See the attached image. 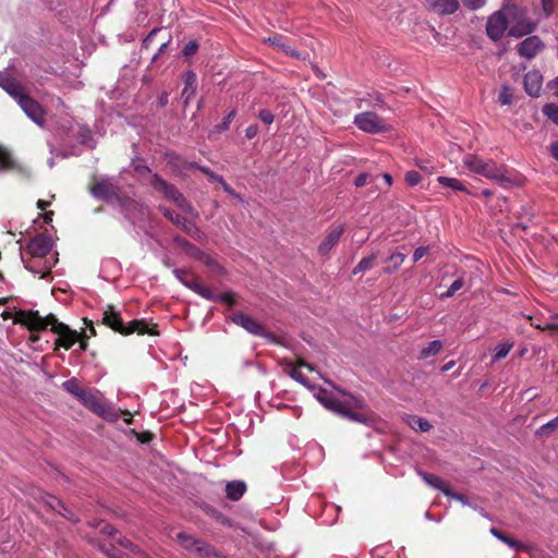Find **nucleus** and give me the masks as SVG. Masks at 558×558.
I'll list each match as a JSON object with an SVG mask.
<instances>
[{"label": "nucleus", "mask_w": 558, "mask_h": 558, "mask_svg": "<svg viewBox=\"0 0 558 558\" xmlns=\"http://www.w3.org/2000/svg\"><path fill=\"white\" fill-rule=\"evenodd\" d=\"M52 248V240L49 235L38 234L26 246V251L33 257H44Z\"/></svg>", "instance_id": "14"}, {"label": "nucleus", "mask_w": 558, "mask_h": 558, "mask_svg": "<svg viewBox=\"0 0 558 558\" xmlns=\"http://www.w3.org/2000/svg\"><path fill=\"white\" fill-rule=\"evenodd\" d=\"M34 498L40 499L48 508L60 513L62 517L69 520H74L71 511L54 496L37 489L36 494H34Z\"/></svg>", "instance_id": "16"}, {"label": "nucleus", "mask_w": 558, "mask_h": 558, "mask_svg": "<svg viewBox=\"0 0 558 558\" xmlns=\"http://www.w3.org/2000/svg\"><path fill=\"white\" fill-rule=\"evenodd\" d=\"M557 423H558V417L549 421L548 423L544 424L542 427H541V433H548L550 430H553L556 426H557Z\"/></svg>", "instance_id": "56"}, {"label": "nucleus", "mask_w": 558, "mask_h": 558, "mask_svg": "<svg viewBox=\"0 0 558 558\" xmlns=\"http://www.w3.org/2000/svg\"><path fill=\"white\" fill-rule=\"evenodd\" d=\"M80 401L85 407L90 409L94 413H96L105 418H108L111 414L110 405L89 389H87L84 392V395L81 397Z\"/></svg>", "instance_id": "12"}, {"label": "nucleus", "mask_w": 558, "mask_h": 558, "mask_svg": "<svg viewBox=\"0 0 558 558\" xmlns=\"http://www.w3.org/2000/svg\"><path fill=\"white\" fill-rule=\"evenodd\" d=\"M463 165L471 172L483 175L497 183L504 184L509 182L505 168L502 166H498L490 159L485 160L476 155H466L463 158Z\"/></svg>", "instance_id": "3"}, {"label": "nucleus", "mask_w": 558, "mask_h": 558, "mask_svg": "<svg viewBox=\"0 0 558 558\" xmlns=\"http://www.w3.org/2000/svg\"><path fill=\"white\" fill-rule=\"evenodd\" d=\"M173 275L183 284H184V282H192L193 281V280H187L186 279L187 272L185 270H183V269H173Z\"/></svg>", "instance_id": "54"}, {"label": "nucleus", "mask_w": 558, "mask_h": 558, "mask_svg": "<svg viewBox=\"0 0 558 558\" xmlns=\"http://www.w3.org/2000/svg\"><path fill=\"white\" fill-rule=\"evenodd\" d=\"M125 218L132 223H136L145 219L148 214L147 208L135 199H118Z\"/></svg>", "instance_id": "11"}, {"label": "nucleus", "mask_w": 558, "mask_h": 558, "mask_svg": "<svg viewBox=\"0 0 558 558\" xmlns=\"http://www.w3.org/2000/svg\"><path fill=\"white\" fill-rule=\"evenodd\" d=\"M17 102L31 120L40 126L44 125V110L37 101L24 95Z\"/></svg>", "instance_id": "15"}, {"label": "nucleus", "mask_w": 558, "mask_h": 558, "mask_svg": "<svg viewBox=\"0 0 558 558\" xmlns=\"http://www.w3.org/2000/svg\"><path fill=\"white\" fill-rule=\"evenodd\" d=\"M180 227L192 238L196 240H201L203 236V233L199 231V229L190 220L186 218L183 219Z\"/></svg>", "instance_id": "36"}, {"label": "nucleus", "mask_w": 558, "mask_h": 558, "mask_svg": "<svg viewBox=\"0 0 558 558\" xmlns=\"http://www.w3.org/2000/svg\"><path fill=\"white\" fill-rule=\"evenodd\" d=\"M101 532L109 536H113L116 534V530L107 523L101 526Z\"/></svg>", "instance_id": "59"}, {"label": "nucleus", "mask_w": 558, "mask_h": 558, "mask_svg": "<svg viewBox=\"0 0 558 558\" xmlns=\"http://www.w3.org/2000/svg\"><path fill=\"white\" fill-rule=\"evenodd\" d=\"M354 124L363 132L377 134L387 130L386 122L375 112L365 111L354 117Z\"/></svg>", "instance_id": "8"}, {"label": "nucleus", "mask_w": 558, "mask_h": 558, "mask_svg": "<svg viewBox=\"0 0 558 558\" xmlns=\"http://www.w3.org/2000/svg\"><path fill=\"white\" fill-rule=\"evenodd\" d=\"M550 88L554 95L558 96V77L550 83Z\"/></svg>", "instance_id": "62"}, {"label": "nucleus", "mask_w": 558, "mask_h": 558, "mask_svg": "<svg viewBox=\"0 0 558 558\" xmlns=\"http://www.w3.org/2000/svg\"><path fill=\"white\" fill-rule=\"evenodd\" d=\"M163 33L165 34L161 36V41L159 43L157 51L151 56V62H156L167 51L168 46L172 41L171 34L166 29Z\"/></svg>", "instance_id": "30"}, {"label": "nucleus", "mask_w": 558, "mask_h": 558, "mask_svg": "<svg viewBox=\"0 0 558 558\" xmlns=\"http://www.w3.org/2000/svg\"><path fill=\"white\" fill-rule=\"evenodd\" d=\"M415 165L427 174H432L436 170V167L433 165V162L427 159H417Z\"/></svg>", "instance_id": "43"}, {"label": "nucleus", "mask_w": 558, "mask_h": 558, "mask_svg": "<svg viewBox=\"0 0 558 558\" xmlns=\"http://www.w3.org/2000/svg\"><path fill=\"white\" fill-rule=\"evenodd\" d=\"M343 233V228L341 226L333 227L326 238L320 243L318 251L322 255H325L330 252V250L338 243L341 235Z\"/></svg>", "instance_id": "21"}, {"label": "nucleus", "mask_w": 558, "mask_h": 558, "mask_svg": "<svg viewBox=\"0 0 558 558\" xmlns=\"http://www.w3.org/2000/svg\"><path fill=\"white\" fill-rule=\"evenodd\" d=\"M463 5L470 10H476L485 4L486 0H461Z\"/></svg>", "instance_id": "48"}, {"label": "nucleus", "mask_w": 558, "mask_h": 558, "mask_svg": "<svg viewBox=\"0 0 558 558\" xmlns=\"http://www.w3.org/2000/svg\"><path fill=\"white\" fill-rule=\"evenodd\" d=\"M543 15L546 17L553 12V0H542Z\"/></svg>", "instance_id": "55"}, {"label": "nucleus", "mask_w": 558, "mask_h": 558, "mask_svg": "<svg viewBox=\"0 0 558 558\" xmlns=\"http://www.w3.org/2000/svg\"><path fill=\"white\" fill-rule=\"evenodd\" d=\"M0 86L17 101L24 96L20 83L7 71L0 72Z\"/></svg>", "instance_id": "19"}, {"label": "nucleus", "mask_w": 558, "mask_h": 558, "mask_svg": "<svg viewBox=\"0 0 558 558\" xmlns=\"http://www.w3.org/2000/svg\"><path fill=\"white\" fill-rule=\"evenodd\" d=\"M512 97L513 95L511 88L508 86H504L499 93L498 99L501 105H510L512 101Z\"/></svg>", "instance_id": "42"}, {"label": "nucleus", "mask_w": 558, "mask_h": 558, "mask_svg": "<svg viewBox=\"0 0 558 558\" xmlns=\"http://www.w3.org/2000/svg\"><path fill=\"white\" fill-rule=\"evenodd\" d=\"M257 132H258V129H257V126H256V125H250V126H247V128H246V130H245V136H246L247 138H253V137H255V136H256Z\"/></svg>", "instance_id": "58"}, {"label": "nucleus", "mask_w": 558, "mask_h": 558, "mask_svg": "<svg viewBox=\"0 0 558 558\" xmlns=\"http://www.w3.org/2000/svg\"><path fill=\"white\" fill-rule=\"evenodd\" d=\"M437 182L442 186L450 187L454 191H465V186L454 178L438 177Z\"/></svg>", "instance_id": "34"}, {"label": "nucleus", "mask_w": 558, "mask_h": 558, "mask_svg": "<svg viewBox=\"0 0 558 558\" xmlns=\"http://www.w3.org/2000/svg\"><path fill=\"white\" fill-rule=\"evenodd\" d=\"M405 260V255L402 253H393L388 257L390 266L386 269L387 272L396 271Z\"/></svg>", "instance_id": "37"}, {"label": "nucleus", "mask_w": 558, "mask_h": 558, "mask_svg": "<svg viewBox=\"0 0 558 558\" xmlns=\"http://www.w3.org/2000/svg\"><path fill=\"white\" fill-rule=\"evenodd\" d=\"M21 258H22V260H23V263H24L25 268H26L27 270H29L31 272H33V274L40 275V278H46V277L49 275L50 269H51V267H52V265H51V264H49V265L45 264L44 269H43V270H38V269H36V268H35V266H34V265H32V264H29V263H26V262L24 260L23 255H21Z\"/></svg>", "instance_id": "39"}, {"label": "nucleus", "mask_w": 558, "mask_h": 558, "mask_svg": "<svg viewBox=\"0 0 558 558\" xmlns=\"http://www.w3.org/2000/svg\"><path fill=\"white\" fill-rule=\"evenodd\" d=\"M490 533L496 537L498 538L499 541H501L502 543H505L506 545H508L509 547L513 548L514 550H522L524 548L523 544L513 539V538H510L509 536L502 534L499 530L493 527L490 529Z\"/></svg>", "instance_id": "29"}, {"label": "nucleus", "mask_w": 558, "mask_h": 558, "mask_svg": "<svg viewBox=\"0 0 558 558\" xmlns=\"http://www.w3.org/2000/svg\"><path fill=\"white\" fill-rule=\"evenodd\" d=\"M442 349V343L439 340L430 341L426 347L421 349L418 353V360H426L430 356L437 355Z\"/></svg>", "instance_id": "26"}, {"label": "nucleus", "mask_w": 558, "mask_h": 558, "mask_svg": "<svg viewBox=\"0 0 558 558\" xmlns=\"http://www.w3.org/2000/svg\"><path fill=\"white\" fill-rule=\"evenodd\" d=\"M62 387L65 391L77 398L78 400L84 395V392L87 390L80 386L78 381L75 378H71L69 380H65L62 384Z\"/></svg>", "instance_id": "28"}, {"label": "nucleus", "mask_w": 558, "mask_h": 558, "mask_svg": "<svg viewBox=\"0 0 558 558\" xmlns=\"http://www.w3.org/2000/svg\"><path fill=\"white\" fill-rule=\"evenodd\" d=\"M542 85L543 76L539 71L532 70L525 74L524 89L530 96L537 97L541 93Z\"/></svg>", "instance_id": "20"}, {"label": "nucleus", "mask_w": 558, "mask_h": 558, "mask_svg": "<svg viewBox=\"0 0 558 558\" xmlns=\"http://www.w3.org/2000/svg\"><path fill=\"white\" fill-rule=\"evenodd\" d=\"M175 538L186 550L194 551L202 558L210 557L211 548L191 535L178 533Z\"/></svg>", "instance_id": "13"}, {"label": "nucleus", "mask_w": 558, "mask_h": 558, "mask_svg": "<svg viewBox=\"0 0 558 558\" xmlns=\"http://www.w3.org/2000/svg\"><path fill=\"white\" fill-rule=\"evenodd\" d=\"M266 41H268L270 45H272V46H275V47H277L279 49H281L282 46L286 43L284 38L282 36H280V35H275L272 37H268L266 39Z\"/></svg>", "instance_id": "50"}, {"label": "nucleus", "mask_w": 558, "mask_h": 558, "mask_svg": "<svg viewBox=\"0 0 558 558\" xmlns=\"http://www.w3.org/2000/svg\"><path fill=\"white\" fill-rule=\"evenodd\" d=\"M280 50L283 51L286 54L291 56L296 59H305L306 58V56L304 53L295 50L293 47H291L287 43H284V45L282 46V48Z\"/></svg>", "instance_id": "45"}, {"label": "nucleus", "mask_w": 558, "mask_h": 558, "mask_svg": "<svg viewBox=\"0 0 558 558\" xmlns=\"http://www.w3.org/2000/svg\"><path fill=\"white\" fill-rule=\"evenodd\" d=\"M376 260V255H371L364 257L360 260V263L353 269V275H357L360 272L366 271L374 267Z\"/></svg>", "instance_id": "35"}, {"label": "nucleus", "mask_w": 558, "mask_h": 558, "mask_svg": "<svg viewBox=\"0 0 558 558\" xmlns=\"http://www.w3.org/2000/svg\"><path fill=\"white\" fill-rule=\"evenodd\" d=\"M404 180L409 186H415L421 182V175L416 171H408L405 173Z\"/></svg>", "instance_id": "44"}, {"label": "nucleus", "mask_w": 558, "mask_h": 558, "mask_svg": "<svg viewBox=\"0 0 558 558\" xmlns=\"http://www.w3.org/2000/svg\"><path fill=\"white\" fill-rule=\"evenodd\" d=\"M446 496H447V497H449V498H452V499H454V500L460 501V502H461L462 505H464V506H468V505H469V500H468V498H466L464 495L457 494V493H453V492L451 490V494L446 495Z\"/></svg>", "instance_id": "57"}, {"label": "nucleus", "mask_w": 558, "mask_h": 558, "mask_svg": "<svg viewBox=\"0 0 558 558\" xmlns=\"http://www.w3.org/2000/svg\"><path fill=\"white\" fill-rule=\"evenodd\" d=\"M258 117L266 124H271L274 122V114L267 109L260 110Z\"/></svg>", "instance_id": "49"}, {"label": "nucleus", "mask_w": 558, "mask_h": 558, "mask_svg": "<svg viewBox=\"0 0 558 558\" xmlns=\"http://www.w3.org/2000/svg\"><path fill=\"white\" fill-rule=\"evenodd\" d=\"M93 196L104 201H110L117 196V186L108 179L101 178L90 187Z\"/></svg>", "instance_id": "17"}, {"label": "nucleus", "mask_w": 558, "mask_h": 558, "mask_svg": "<svg viewBox=\"0 0 558 558\" xmlns=\"http://www.w3.org/2000/svg\"><path fill=\"white\" fill-rule=\"evenodd\" d=\"M512 348H513V343L512 342H501V343H498L495 347V354H494V357H493V362H496V361H499L501 359H505L509 354V352L511 351Z\"/></svg>", "instance_id": "33"}, {"label": "nucleus", "mask_w": 558, "mask_h": 558, "mask_svg": "<svg viewBox=\"0 0 558 558\" xmlns=\"http://www.w3.org/2000/svg\"><path fill=\"white\" fill-rule=\"evenodd\" d=\"M196 92V74L192 71L186 72L184 75V88L182 90V97L184 98L185 105H187L194 97Z\"/></svg>", "instance_id": "23"}, {"label": "nucleus", "mask_w": 558, "mask_h": 558, "mask_svg": "<svg viewBox=\"0 0 558 558\" xmlns=\"http://www.w3.org/2000/svg\"><path fill=\"white\" fill-rule=\"evenodd\" d=\"M407 424L414 430L428 432L432 428L430 423L423 417L415 415H409L407 417Z\"/></svg>", "instance_id": "27"}, {"label": "nucleus", "mask_w": 558, "mask_h": 558, "mask_svg": "<svg viewBox=\"0 0 558 558\" xmlns=\"http://www.w3.org/2000/svg\"><path fill=\"white\" fill-rule=\"evenodd\" d=\"M510 17L509 35L512 37H522L531 34L538 23V19L532 21L527 17L526 11L518 7H508Z\"/></svg>", "instance_id": "5"}, {"label": "nucleus", "mask_w": 558, "mask_h": 558, "mask_svg": "<svg viewBox=\"0 0 558 558\" xmlns=\"http://www.w3.org/2000/svg\"><path fill=\"white\" fill-rule=\"evenodd\" d=\"M163 215L168 217L169 220H171L174 225L180 226L183 221L184 217H181L179 214H175L173 211H170L169 209H162Z\"/></svg>", "instance_id": "47"}, {"label": "nucleus", "mask_w": 558, "mask_h": 558, "mask_svg": "<svg viewBox=\"0 0 558 558\" xmlns=\"http://www.w3.org/2000/svg\"><path fill=\"white\" fill-rule=\"evenodd\" d=\"M52 216H53L52 211H48V213L44 214V222L50 223L52 221Z\"/></svg>", "instance_id": "63"}, {"label": "nucleus", "mask_w": 558, "mask_h": 558, "mask_svg": "<svg viewBox=\"0 0 558 558\" xmlns=\"http://www.w3.org/2000/svg\"><path fill=\"white\" fill-rule=\"evenodd\" d=\"M543 112L546 117H548L554 123L558 125V106L554 104H547L544 106Z\"/></svg>", "instance_id": "40"}, {"label": "nucleus", "mask_w": 558, "mask_h": 558, "mask_svg": "<svg viewBox=\"0 0 558 558\" xmlns=\"http://www.w3.org/2000/svg\"><path fill=\"white\" fill-rule=\"evenodd\" d=\"M383 179L388 186L392 184V177L389 173H384Z\"/></svg>", "instance_id": "64"}, {"label": "nucleus", "mask_w": 558, "mask_h": 558, "mask_svg": "<svg viewBox=\"0 0 558 558\" xmlns=\"http://www.w3.org/2000/svg\"><path fill=\"white\" fill-rule=\"evenodd\" d=\"M120 544L126 548H130L131 550H135L136 549V546L133 545V543L126 538H120L119 539Z\"/></svg>", "instance_id": "60"}, {"label": "nucleus", "mask_w": 558, "mask_h": 558, "mask_svg": "<svg viewBox=\"0 0 558 558\" xmlns=\"http://www.w3.org/2000/svg\"><path fill=\"white\" fill-rule=\"evenodd\" d=\"M236 114V111L235 110H231L222 120L221 124H220V129L222 131H226L229 129L230 126V123L232 121V119L235 117Z\"/></svg>", "instance_id": "51"}, {"label": "nucleus", "mask_w": 558, "mask_h": 558, "mask_svg": "<svg viewBox=\"0 0 558 558\" xmlns=\"http://www.w3.org/2000/svg\"><path fill=\"white\" fill-rule=\"evenodd\" d=\"M104 323L122 335H131L137 332L138 335L149 333L155 335L156 332L150 329L144 320H132L128 325H124L120 315L112 308L106 311L104 314Z\"/></svg>", "instance_id": "4"}, {"label": "nucleus", "mask_w": 558, "mask_h": 558, "mask_svg": "<svg viewBox=\"0 0 558 558\" xmlns=\"http://www.w3.org/2000/svg\"><path fill=\"white\" fill-rule=\"evenodd\" d=\"M203 171L209 175V178L213 180V181H217L221 184L222 189L225 192H227L229 195L231 196H234V197H238L236 193L234 192V190L222 179V177H219V175H216L211 172H209L208 170L206 169H203Z\"/></svg>", "instance_id": "38"}, {"label": "nucleus", "mask_w": 558, "mask_h": 558, "mask_svg": "<svg viewBox=\"0 0 558 558\" xmlns=\"http://www.w3.org/2000/svg\"><path fill=\"white\" fill-rule=\"evenodd\" d=\"M16 322L25 325L32 331H41L50 326L51 331L58 335V339L56 340L57 348L69 350L80 338L77 331L72 330L63 323H59L52 314L43 317L38 312L20 311L16 314Z\"/></svg>", "instance_id": "2"}, {"label": "nucleus", "mask_w": 558, "mask_h": 558, "mask_svg": "<svg viewBox=\"0 0 558 558\" xmlns=\"http://www.w3.org/2000/svg\"><path fill=\"white\" fill-rule=\"evenodd\" d=\"M197 50H198L197 41L191 40L184 46L182 53L184 57H191V56L195 54L197 52Z\"/></svg>", "instance_id": "46"}, {"label": "nucleus", "mask_w": 558, "mask_h": 558, "mask_svg": "<svg viewBox=\"0 0 558 558\" xmlns=\"http://www.w3.org/2000/svg\"><path fill=\"white\" fill-rule=\"evenodd\" d=\"M184 286L193 290L195 293L199 294L206 300L223 302L229 305H233L235 303L234 295L229 292L216 293L209 287L204 286L197 280H193L192 282H184Z\"/></svg>", "instance_id": "9"}, {"label": "nucleus", "mask_w": 558, "mask_h": 558, "mask_svg": "<svg viewBox=\"0 0 558 558\" xmlns=\"http://www.w3.org/2000/svg\"><path fill=\"white\" fill-rule=\"evenodd\" d=\"M550 153H551L553 157L556 160H558V141L551 143V145H550Z\"/></svg>", "instance_id": "61"}, {"label": "nucleus", "mask_w": 558, "mask_h": 558, "mask_svg": "<svg viewBox=\"0 0 558 558\" xmlns=\"http://www.w3.org/2000/svg\"><path fill=\"white\" fill-rule=\"evenodd\" d=\"M232 320L254 336H259L272 341L275 340V337L271 333L267 332L257 320L247 314L242 312L234 313Z\"/></svg>", "instance_id": "10"}, {"label": "nucleus", "mask_w": 558, "mask_h": 558, "mask_svg": "<svg viewBox=\"0 0 558 558\" xmlns=\"http://www.w3.org/2000/svg\"><path fill=\"white\" fill-rule=\"evenodd\" d=\"M508 26L510 27V17L508 15V7H506L488 19L486 32L490 39L497 41L504 36Z\"/></svg>", "instance_id": "7"}, {"label": "nucleus", "mask_w": 558, "mask_h": 558, "mask_svg": "<svg viewBox=\"0 0 558 558\" xmlns=\"http://www.w3.org/2000/svg\"><path fill=\"white\" fill-rule=\"evenodd\" d=\"M417 473L427 485L436 489H439L445 495L451 494V489L449 488V486L439 476L428 474L423 471H417Z\"/></svg>", "instance_id": "24"}, {"label": "nucleus", "mask_w": 558, "mask_h": 558, "mask_svg": "<svg viewBox=\"0 0 558 558\" xmlns=\"http://www.w3.org/2000/svg\"><path fill=\"white\" fill-rule=\"evenodd\" d=\"M15 162L9 151L0 147V172L14 169Z\"/></svg>", "instance_id": "32"}, {"label": "nucleus", "mask_w": 558, "mask_h": 558, "mask_svg": "<svg viewBox=\"0 0 558 558\" xmlns=\"http://www.w3.org/2000/svg\"><path fill=\"white\" fill-rule=\"evenodd\" d=\"M246 486L243 482L235 481L226 485L227 497L231 500H239L245 493Z\"/></svg>", "instance_id": "25"}, {"label": "nucleus", "mask_w": 558, "mask_h": 558, "mask_svg": "<svg viewBox=\"0 0 558 558\" xmlns=\"http://www.w3.org/2000/svg\"><path fill=\"white\" fill-rule=\"evenodd\" d=\"M463 286H464V281L461 278L456 279L451 283L449 289L441 294V299H447V298L453 296L456 294V292L459 291Z\"/></svg>", "instance_id": "41"}, {"label": "nucleus", "mask_w": 558, "mask_h": 558, "mask_svg": "<svg viewBox=\"0 0 558 558\" xmlns=\"http://www.w3.org/2000/svg\"><path fill=\"white\" fill-rule=\"evenodd\" d=\"M428 7L439 14H452L459 8L458 0H427Z\"/></svg>", "instance_id": "22"}, {"label": "nucleus", "mask_w": 558, "mask_h": 558, "mask_svg": "<svg viewBox=\"0 0 558 558\" xmlns=\"http://www.w3.org/2000/svg\"><path fill=\"white\" fill-rule=\"evenodd\" d=\"M163 32L165 29L158 27L151 29L142 43V50L150 49Z\"/></svg>", "instance_id": "31"}, {"label": "nucleus", "mask_w": 558, "mask_h": 558, "mask_svg": "<svg viewBox=\"0 0 558 558\" xmlns=\"http://www.w3.org/2000/svg\"><path fill=\"white\" fill-rule=\"evenodd\" d=\"M371 175L368 173H361L356 177L354 184L356 187H362L369 182Z\"/></svg>", "instance_id": "52"}, {"label": "nucleus", "mask_w": 558, "mask_h": 558, "mask_svg": "<svg viewBox=\"0 0 558 558\" xmlns=\"http://www.w3.org/2000/svg\"><path fill=\"white\" fill-rule=\"evenodd\" d=\"M544 48V43L537 36H530L518 45V52L526 59L534 58Z\"/></svg>", "instance_id": "18"}, {"label": "nucleus", "mask_w": 558, "mask_h": 558, "mask_svg": "<svg viewBox=\"0 0 558 558\" xmlns=\"http://www.w3.org/2000/svg\"><path fill=\"white\" fill-rule=\"evenodd\" d=\"M428 252L427 246H420L413 253V262L416 263L422 259Z\"/></svg>", "instance_id": "53"}, {"label": "nucleus", "mask_w": 558, "mask_h": 558, "mask_svg": "<svg viewBox=\"0 0 558 558\" xmlns=\"http://www.w3.org/2000/svg\"><path fill=\"white\" fill-rule=\"evenodd\" d=\"M312 367L304 362L296 365L289 364L286 372L296 381L313 390L314 397L326 409L345 417L352 422L360 423L369 427L377 428L378 416L371 411L363 399L339 390L336 395L324 389L312 387L303 375L302 368Z\"/></svg>", "instance_id": "1"}, {"label": "nucleus", "mask_w": 558, "mask_h": 558, "mask_svg": "<svg viewBox=\"0 0 558 558\" xmlns=\"http://www.w3.org/2000/svg\"><path fill=\"white\" fill-rule=\"evenodd\" d=\"M151 185L157 192L163 194L165 197L175 203L182 210L192 213V207L186 202L185 197L173 185L168 184L158 175L153 177Z\"/></svg>", "instance_id": "6"}]
</instances>
